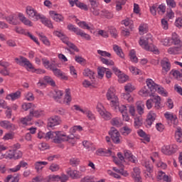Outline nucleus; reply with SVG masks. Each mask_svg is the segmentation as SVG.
<instances>
[{
  "label": "nucleus",
  "mask_w": 182,
  "mask_h": 182,
  "mask_svg": "<svg viewBox=\"0 0 182 182\" xmlns=\"http://www.w3.org/2000/svg\"><path fill=\"white\" fill-rule=\"evenodd\" d=\"M106 97L107 100H110V106H112V107H114L116 110L118 109V110L121 112L122 114L127 112V107H126V105L120 106L119 98L114 94V88L110 87L106 94Z\"/></svg>",
  "instance_id": "nucleus-1"
},
{
  "label": "nucleus",
  "mask_w": 182,
  "mask_h": 182,
  "mask_svg": "<svg viewBox=\"0 0 182 182\" xmlns=\"http://www.w3.org/2000/svg\"><path fill=\"white\" fill-rule=\"evenodd\" d=\"M139 45L145 49V50H148L149 52H159L156 48V46L153 45V38H151V34H148L144 38H140Z\"/></svg>",
  "instance_id": "nucleus-2"
},
{
  "label": "nucleus",
  "mask_w": 182,
  "mask_h": 182,
  "mask_svg": "<svg viewBox=\"0 0 182 182\" xmlns=\"http://www.w3.org/2000/svg\"><path fill=\"white\" fill-rule=\"evenodd\" d=\"M146 85L148 89L150 90L151 95H154V93L158 91V93L163 95L164 96H167V94L164 92V88H161L157 84L153 81L151 79L146 80Z\"/></svg>",
  "instance_id": "nucleus-3"
},
{
  "label": "nucleus",
  "mask_w": 182,
  "mask_h": 182,
  "mask_svg": "<svg viewBox=\"0 0 182 182\" xmlns=\"http://www.w3.org/2000/svg\"><path fill=\"white\" fill-rule=\"evenodd\" d=\"M153 103H154V108L159 110L161 107L160 105H161V98L160 96L152 95L151 99L146 100V105L147 109H151V107H153Z\"/></svg>",
  "instance_id": "nucleus-4"
},
{
  "label": "nucleus",
  "mask_w": 182,
  "mask_h": 182,
  "mask_svg": "<svg viewBox=\"0 0 182 182\" xmlns=\"http://www.w3.org/2000/svg\"><path fill=\"white\" fill-rule=\"evenodd\" d=\"M68 31L74 32L76 35L81 36V38H83L86 41H90L91 39L90 35L83 32L80 28L75 27L73 24H68Z\"/></svg>",
  "instance_id": "nucleus-5"
},
{
  "label": "nucleus",
  "mask_w": 182,
  "mask_h": 182,
  "mask_svg": "<svg viewBox=\"0 0 182 182\" xmlns=\"http://www.w3.org/2000/svg\"><path fill=\"white\" fill-rule=\"evenodd\" d=\"M26 12L27 15H28V18L32 19V21H34L35 22H36V21H39V18H41V14L36 11V10L32 8V6H27Z\"/></svg>",
  "instance_id": "nucleus-6"
},
{
  "label": "nucleus",
  "mask_w": 182,
  "mask_h": 182,
  "mask_svg": "<svg viewBox=\"0 0 182 182\" xmlns=\"http://www.w3.org/2000/svg\"><path fill=\"white\" fill-rule=\"evenodd\" d=\"M14 60L16 63H17V65H20V66H26V68H28V69H33L32 63H31L28 58L23 56H20L19 58H16Z\"/></svg>",
  "instance_id": "nucleus-7"
},
{
  "label": "nucleus",
  "mask_w": 182,
  "mask_h": 182,
  "mask_svg": "<svg viewBox=\"0 0 182 182\" xmlns=\"http://www.w3.org/2000/svg\"><path fill=\"white\" fill-rule=\"evenodd\" d=\"M109 134L112 140V141L115 144H119L120 143V133L116 128L112 127L110 131L109 132Z\"/></svg>",
  "instance_id": "nucleus-8"
},
{
  "label": "nucleus",
  "mask_w": 182,
  "mask_h": 182,
  "mask_svg": "<svg viewBox=\"0 0 182 182\" xmlns=\"http://www.w3.org/2000/svg\"><path fill=\"white\" fill-rule=\"evenodd\" d=\"M62 123V119L58 115H55L48 119V127H55V126H58V124H60Z\"/></svg>",
  "instance_id": "nucleus-9"
},
{
  "label": "nucleus",
  "mask_w": 182,
  "mask_h": 182,
  "mask_svg": "<svg viewBox=\"0 0 182 182\" xmlns=\"http://www.w3.org/2000/svg\"><path fill=\"white\" fill-rule=\"evenodd\" d=\"M65 136H66L65 134H61L59 132L51 131L50 139H53L54 143H56L57 144H60V143H62V137Z\"/></svg>",
  "instance_id": "nucleus-10"
},
{
  "label": "nucleus",
  "mask_w": 182,
  "mask_h": 182,
  "mask_svg": "<svg viewBox=\"0 0 182 182\" xmlns=\"http://www.w3.org/2000/svg\"><path fill=\"white\" fill-rule=\"evenodd\" d=\"M23 156L22 151H18L16 149H13V151H10V153L8 154L7 157L9 159H14V160H18V159H21Z\"/></svg>",
  "instance_id": "nucleus-11"
},
{
  "label": "nucleus",
  "mask_w": 182,
  "mask_h": 182,
  "mask_svg": "<svg viewBox=\"0 0 182 182\" xmlns=\"http://www.w3.org/2000/svg\"><path fill=\"white\" fill-rule=\"evenodd\" d=\"M53 73V75L57 77H60L63 80H68V76L65 75V73L59 68H55V66L50 70Z\"/></svg>",
  "instance_id": "nucleus-12"
},
{
  "label": "nucleus",
  "mask_w": 182,
  "mask_h": 182,
  "mask_svg": "<svg viewBox=\"0 0 182 182\" xmlns=\"http://www.w3.org/2000/svg\"><path fill=\"white\" fill-rule=\"evenodd\" d=\"M161 66L162 67L163 70L165 72H169L170 69H171V64L170 63V60L167 58H164L161 61Z\"/></svg>",
  "instance_id": "nucleus-13"
},
{
  "label": "nucleus",
  "mask_w": 182,
  "mask_h": 182,
  "mask_svg": "<svg viewBox=\"0 0 182 182\" xmlns=\"http://www.w3.org/2000/svg\"><path fill=\"white\" fill-rule=\"evenodd\" d=\"M1 127H4V129H6L7 130H16V126L15 124L9 122V121H1L0 122Z\"/></svg>",
  "instance_id": "nucleus-14"
},
{
  "label": "nucleus",
  "mask_w": 182,
  "mask_h": 182,
  "mask_svg": "<svg viewBox=\"0 0 182 182\" xmlns=\"http://www.w3.org/2000/svg\"><path fill=\"white\" fill-rule=\"evenodd\" d=\"M162 153L164 154H166V156H171V154H173V153H176V149H174L173 146H164L161 149Z\"/></svg>",
  "instance_id": "nucleus-15"
},
{
  "label": "nucleus",
  "mask_w": 182,
  "mask_h": 182,
  "mask_svg": "<svg viewBox=\"0 0 182 182\" xmlns=\"http://www.w3.org/2000/svg\"><path fill=\"white\" fill-rule=\"evenodd\" d=\"M134 171L132 173V177L135 182H141V176H140V168L135 167Z\"/></svg>",
  "instance_id": "nucleus-16"
},
{
  "label": "nucleus",
  "mask_w": 182,
  "mask_h": 182,
  "mask_svg": "<svg viewBox=\"0 0 182 182\" xmlns=\"http://www.w3.org/2000/svg\"><path fill=\"white\" fill-rule=\"evenodd\" d=\"M124 159H126L127 160H129V161H131L132 163H137V159L136 158V156H133V154H132V152L130 151H124Z\"/></svg>",
  "instance_id": "nucleus-17"
},
{
  "label": "nucleus",
  "mask_w": 182,
  "mask_h": 182,
  "mask_svg": "<svg viewBox=\"0 0 182 182\" xmlns=\"http://www.w3.org/2000/svg\"><path fill=\"white\" fill-rule=\"evenodd\" d=\"M155 120H156V114L153 112H149L145 123L146 126H148L149 127H151V124H153V122H154Z\"/></svg>",
  "instance_id": "nucleus-18"
},
{
  "label": "nucleus",
  "mask_w": 182,
  "mask_h": 182,
  "mask_svg": "<svg viewBox=\"0 0 182 182\" xmlns=\"http://www.w3.org/2000/svg\"><path fill=\"white\" fill-rule=\"evenodd\" d=\"M50 15L53 18L55 22H62L63 21V17L60 14H56L55 11H50Z\"/></svg>",
  "instance_id": "nucleus-19"
},
{
  "label": "nucleus",
  "mask_w": 182,
  "mask_h": 182,
  "mask_svg": "<svg viewBox=\"0 0 182 182\" xmlns=\"http://www.w3.org/2000/svg\"><path fill=\"white\" fill-rule=\"evenodd\" d=\"M21 97V91H16V92H13L11 94H9L6 99L8 100H17V99H19Z\"/></svg>",
  "instance_id": "nucleus-20"
},
{
  "label": "nucleus",
  "mask_w": 182,
  "mask_h": 182,
  "mask_svg": "<svg viewBox=\"0 0 182 182\" xmlns=\"http://www.w3.org/2000/svg\"><path fill=\"white\" fill-rule=\"evenodd\" d=\"M39 19H41L42 23L47 26L48 28H53V24H52V21L48 19L45 16H40Z\"/></svg>",
  "instance_id": "nucleus-21"
},
{
  "label": "nucleus",
  "mask_w": 182,
  "mask_h": 182,
  "mask_svg": "<svg viewBox=\"0 0 182 182\" xmlns=\"http://www.w3.org/2000/svg\"><path fill=\"white\" fill-rule=\"evenodd\" d=\"M67 173L70 176V177H72L74 179L80 178V177H82V173L76 170L68 171Z\"/></svg>",
  "instance_id": "nucleus-22"
},
{
  "label": "nucleus",
  "mask_w": 182,
  "mask_h": 182,
  "mask_svg": "<svg viewBox=\"0 0 182 182\" xmlns=\"http://www.w3.org/2000/svg\"><path fill=\"white\" fill-rule=\"evenodd\" d=\"M83 75L84 76H87V77H90V79L92 80V82L95 80V72L92 71L89 68L85 69L83 72Z\"/></svg>",
  "instance_id": "nucleus-23"
},
{
  "label": "nucleus",
  "mask_w": 182,
  "mask_h": 182,
  "mask_svg": "<svg viewBox=\"0 0 182 182\" xmlns=\"http://www.w3.org/2000/svg\"><path fill=\"white\" fill-rule=\"evenodd\" d=\"M113 50L117 53V56H119V58H124V53H123V50L122 48L119 47L117 45H114L113 46Z\"/></svg>",
  "instance_id": "nucleus-24"
},
{
  "label": "nucleus",
  "mask_w": 182,
  "mask_h": 182,
  "mask_svg": "<svg viewBox=\"0 0 182 182\" xmlns=\"http://www.w3.org/2000/svg\"><path fill=\"white\" fill-rule=\"evenodd\" d=\"M70 102H72V97L70 96V90L66 89L65 90V95L64 98V103L69 105H70Z\"/></svg>",
  "instance_id": "nucleus-25"
},
{
  "label": "nucleus",
  "mask_w": 182,
  "mask_h": 182,
  "mask_svg": "<svg viewBox=\"0 0 182 182\" xmlns=\"http://www.w3.org/2000/svg\"><path fill=\"white\" fill-rule=\"evenodd\" d=\"M38 36L40 38V41H41L44 45L46 46H50V41H49L48 37L43 35V33H38Z\"/></svg>",
  "instance_id": "nucleus-26"
},
{
  "label": "nucleus",
  "mask_w": 182,
  "mask_h": 182,
  "mask_svg": "<svg viewBox=\"0 0 182 182\" xmlns=\"http://www.w3.org/2000/svg\"><path fill=\"white\" fill-rule=\"evenodd\" d=\"M100 16H105L107 19H112V18H113V13L106 9H103L100 11Z\"/></svg>",
  "instance_id": "nucleus-27"
},
{
  "label": "nucleus",
  "mask_w": 182,
  "mask_h": 182,
  "mask_svg": "<svg viewBox=\"0 0 182 182\" xmlns=\"http://www.w3.org/2000/svg\"><path fill=\"white\" fill-rule=\"evenodd\" d=\"M175 138L178 143L182 142V129L178 127L175 132Z\"/></svg>",
  "instance_id": "nucleus-28"
},
{
  "label": "nucleus",
  "mask_w": 182,
  "mask_h": 182,
  "mask_svg": "<svg viewBox=\"0 0 182 182\" xmlns=\"http://www.w3.org/2000/svg\"><path fill=\"white\" fill-rule=\"evenodd\" d=\"M172 42L174 45H179V46H182L181 40L178 38V35L177 33H172Z\"/></svg>",
  "instance_id": "nucleus-29"
},
{
  "label": "nucleus",
  "mask_w": 182,
  "mask_h": 182,
  "mask_svg": "<svg viewBox=\"0 0 182 182\" xmlns=\"http://www.w3.org/2000/svg\"><path fill=\"white\" fill-rule=\"evenodd\" d=\"M42 62L43 66L46 69H50V70H51V69L55 66L53 63H50V62H49V60L46 58H42Z\"/></svg>",
  "instance_id": "nucleus-30"
},
{
  "label": "nucleus",
  "mask_w": 182,
  "mask_h": 182,
  "mask_svg": "<svg viewBox=\"0 0 182 182\" xmlns=\"http://www.w3.org/2000/svg\"><path fill=\"white\" fill-rule=\"evenodd\" d=\"M48 164V162L46 161H38L35 164V168L37 170V173H39L40 170H42L43 168V166H46Z\"/></svg>",
  "instance_id": "nucleus-31"
},
{
  "label": "nucleus",
  "mask_w": 182,
  "mask_h": 182,
  "mask_svg": "<svg viewBox=\"0 0 182 182\" xmlns=\"http://www.w3.org/2000/svg\"><path fill=\"white\" fill-rule=\"evenodd\" d=\"M150 92H151V91H150L149 88L147 89V87H144L139 91V95L141 96H144L145 97L147 96H153L151 95V92L150 93Z\"/></svg>",
  "instance_id": "nucleus-32"
},
{
  "label": "nucleus",
  "mask_w": 182,
  "mask_h": 182,
  "mask_svg": "<svg viewBox=\"0 0 182 182\" xmlns=\"http://www.w3.org/2000/svg\"><path fill=\"white\" fill-rule=\"evenodd\" d=\"M136 110L139 114H143V113H144V103L139 102L136 103Z\"/></svg>",
  "instance_id": "nucleus-33"
},
{
  "label": "nucleus",
  "mask_w": 182,
  "mask_h": 182,
  "mask_svg": "<svg viewBox=\"0 0 182 182\" xmlns=\"http://www.w3.org/2000/svg\"><path fill=\"white\" fill-rule=\"evenodd\" d=\"M120 132H121V134H122V136H129V134H130V133H132V129H130L127 126H125L121 129Z\"/></svg>",
  "instance_id": "nucleus-34"
},
{
  "label": "nucleus",
  "mask_w": 182,
  "mask_h": 182,
  "mask_svg": "<svg viewBox=\"0 0 182 182\" xmlns=\"http://www.w3.org/2000/svg\"><path fill=\"white\" fill-rule=\"evenodd\" d=\"M97 154L98 156H112V151L110 149L107 151H104L103 149H98L97 151Z\"/></svg>",
  "instance_id": "nucleus-35"
},
{
  "label": "nucleus",
  "mask_w": 182,
  "mask_h": 182,
  "mask_svg": "<svg viewBox=\"0 0 182 182\" xmlns=\"http://www.w3.org/2000/svg\"><path fill=\"white\" fill-rule=\"evenodd\" d=\"M100 59L104 65H107V66H114V62H113V60H108L103 57H100Z\"/></svg>",
  "instance_id": "nucleus-36"
},
{
  "label": "nucleus",
  "mask_w": 182,
  "mask_h": 182,
  "mask_svg": "<svg viewBox=\"0 0 182 182\" xmlns=\"http://www.w3.org/2000/svg\"><path fill=\"white\" fill-rule=\"evenodd\" d=\"M129 57L132 62H134L135 63H137V62H139V58H137V56H136V51L134 50H130Z\"/></svg>",
  "instance_id": "nucleus-37"
},
{
  "label": "nucleus",
  "mask_w": 182,
  "mask_h": 182,
  "mask_svg": "<svg viewBox=\"0 0 182 182\" xmlns=\"http://www.w3.org/2000/svg\"><path fill=\"white\" fill-rule=\"evenodd\" d=\"M106 70H109V68H106L105 67H99L97 68L98 76L100 77V79H103V76H105V72H106Z\"/></svg>",
  "instance_id": "nucleus-38"
},
{
  "label": "nucleus",
  "mask_w": 182,
  "mask_h": 182,
  "mask_svg": "<svg viewBox=\"0 0 182 182\" xmlns=\"http://www.w3.org/2000/svg\"><path fill=\"white\" fill-rule=\"evenodd\" d=\"M60 181V176L59 175H50L47 182Z\"/></svg>",
  "instance_id": "nucleus-39"
},
{
  "label": "nucleus",
  "mask_w": 182,
  "mask_h": 182,
  "mask_svg": "<svg viewBox=\"0 0 182 182\" xmlns=\"http://www.w3.org/2000/svg\"><path fill=\"white\" fill-rule=\"evenodd\" d=\"M77 25L80 28H82V29H87V31H90V29H92L86 21H80L77 23Z\"/></svg>",
  "instance_id": "nucleus-40"
},
{
  "label": "nucleus",
  "mask_w": 182,
  "mask_h": 182,
  "mask_svg": "<svg viewBox=\"0 0 182 182\" xmlns=\"http://www.w3.org/2000/svg\"><path fill=\"white\" fill-rule=\"evenodd\" d=\"M129 80V76L124 74H121L118 75V82L119 83H124V82H127Z\"/></svg>",
  "instance_id": "nucleus-41"
},
{
  "label": "nucleus",
  "mask_w": 182,
  "mask_h": 182,
  "mask_svg": "<svg viewBox=\"0 0 182 182\" xmlns=\"http://www.w3.org/2000/svg\"><path fill=\"white\" fill-rule=\"evenodd\" d=\"M44 80H45V82H46V83H48V85H50V86H53V87H55V86H56V84L55 83V81L53 80V79H52L49 76H45Z\"/></svg>",
  "instance_id": "nucleus-42"
},
{
  "label": "nucleus",
  "mask_w": 182,
  "mask_h": 182,
  "mask_svg": "<svg viewBox=\"0 0 182 182\" xmlns=\"http://www.w3.org/2000/svg\"><path fill=\"white\" fill-rule=\"evenodd\" d=\"M62 96H63V92H62V91L55 90L53 97L54 100H58V99H62Z\"/></svg>",
  "instance_id": "nucleus-43"
},
{
  "label": "nucleus",
  "mask_w": 182,
  "mask_h": 182,
  "mask_svg": "<svg viewBox=\"0 0 182 182\" xmlns=\"http://www.w3.org/2000/svg\"><path fill=\"white\" fill-rule=\"evenodd\" d=\"M75 62H77V63H80V65H86V59L83 58L82 57L76 55L75 57Z\"/></svg>",
  "instance_id": "nucleus-44"
},
{
  "label": "nucleus",
  "mask_w": 182,
  "mask_h": 182,
  "mask_svg": "<svg viewBox=\"0 0 182 182\" xmlns=\"http://www.w3.org/2000/svg\"><path fill=\"white\" fill-rule=\"evenodd\" d=\"M54 112L60 116H65V114H66V110L62 107L54 109Z\"/></svg>",
  "instance_id": "nucleus-45"
},
{
  "label": "nucleus",
  "mask_w": 182,
  "mask_h": 182,
  "mask_svg": "<svg viewBox=\"0 0 182 182\" xmlns=\"http://www.w3.org/2000/svg\"><path fill=\"white\" fill-rule=\"evenodd\" d=\"M31 119L33 117H39V116H41V113L39 112V111L38 110H33V109H31L30 111V113H29V115H28Z\"/></svg>",
  "instance_id": "nucleus-46"
},
{
  "label": "nucleus",
  "mask_w": 182,
  "mask_h": 182,
  "mask_svg": "<svg viewBox=\"0 0 182 182\" xmlns=\"http://www.w3.org/2000/svg\"><path fill=\"white\" fill-rule=\"evenodd\" d=\"M157 9H159L158 11V14L159 15H164L166 14V5L164 4H160L158 7Z\"/></svg>",
  "instance_id": "nucleus-47"
},
{
  "label": "nucleus",
  "mask_w": 182,
  "mask_h": 182,
  "mask_svg": "<svg viewBox=\"0 0 182 182\" xmlns=\"http://www.w3.org/2000/svg\"><path fill=\"white\" fill-rule=\"evenodd\" d=\"M79 163H80V160L77 158H72L70 159V164L73 167H76V166H79Z\"/></svg>",
  "instance_id": "nucleus-48"
},
{
  "label": "nucleus",
  "mask_w": 182,
  "mask_h": 182,
  "mask_svg": "<svg viewBox=\"0 0 182 182\" xmlns=\"http://www.w3.org/2000/svg\"><path fill=\"white\" fill-rule=\"evenodd\" d=\"M109 32L112 38H117V30L114 27H109Z\"/></svg>",
  "instance_id": "nucleus-49"
},
{
  "label": "nucleus",
  "mask_w": 182,
  "mask_h": 182,
  "mask_svg": "<svg viewBox=\"0 0 182 182\" xmlns=\"http://www.w3.org/2000/svg\"><path fill=\"white\" fill-rule=\"evenodd\" d=\"M111 124H112V126H116V127H120V119L119 118H113L111 120Z\"/></svg>",
  "instance_id": "nucleus-50"
},
{
  "label": "nucleus",
  "mask_w": 182,
  "mask_h": 182,
  "mask_svg": "<svg viewBox=\"0 0 182 182\" xmlns=\"http://www.w3.org/2000/svg\"><path fill=\"white\" fill-rule=\"evenodd\" d=\"M167 6L171 9V8H176L177 6V4L174 0H166Z\"/></svg>",
  "instance_id": "nucleus-51"
},
{
  "label": "nucleus",
  "mask_w": 182,
  "mask_h": 182,
  "mask_svg": "<svg viewBox=\"0 0 182 182\" xmlns=\"http://www.w3.org/2000/svg\"><path fill=\"white\" fill-rule=\"evenodd\" d=\"M90 11L95 16H100V10L97 9V7L95 8H90Z\"/></svg>",
  "instance_id": "nucleus-52"
},
{
  "label": "nucleus",
  "mask_w": 182,
  "mask_h": 182,
  "mask_svg": "<svg viewBox=\"0 0 182 182\" xmlns=\"http://www.w3.org/2000/svg\"><path fill=\"white\" fill-rule=\"evenodd\" d=\"M143 124V122L141 121V119L140 117H136L134 118V126L135 127H140Z\"/></svg>",
  "instance_id": "nucleus-53"
},
{
  "label": "nucleus",
  "mask_w": 182,
  "mask_h": 182,
  "mask_svg": "<svg viewBox=\"0 0 182 182\" xmlns=\"http://www.w3.org/2000/svg\"><path fill=\"white\" fill-rule=\"evenodd\" d=\"M101 116L105 120H110L112 119V114L109 112H104Z\"/></svg>",
  "instance_id": "nucleus-54"
},
{
  "label": "nucleus",
  "mask_w": 182,
  "mask_h": 182,
  "mask_svg": "<svg viewBox=\"0 0 182 182\" xmlns=\"http://www.w3.org/2000/svg\"><path fill=\"white\" fill-rule=\"evenodd\" d=\"M170 75H172L176 79H178L180 77V71L178 70H171Z\"/></svg>",
  "instance_id": "nucleus-55"
},
{
  "label": "nucleus",
  "mask_w": 182,
  "mask_h": 182,
  "mask_svg": "<svg viewBox=\"0 0 182 182\" xmlns=\"http://www.w3.org/2000/svg\"><path fill=\"white\" fill-rule=\"evenodd\" d=\"M123 99L125 100H127V102H133V98L130 97V93L127 92V93H123L122 95Z\"/></svg>",
  "instance_id": "nucleus-56"
},
{
  "label": "nucleus",
  "mask_w": 182,
  "mask_h": 182,
  "mask_svg": "<svg viewBox=\"0 0 182 182\" xmlns=\"http://www.w3.org/2000/svg\"><path fill=\"white\" fill-rule=\"evenodd\" d=\"M31 120H32V118L29 115L24 118L20 119V122L22 123V124H28V122H31Z\"/></svg>",
  "instance_id": "nucleus-57"
},
{
  "label": "nucleus",
  "mask_w": 182,
  "mask_h": 182,
  "mask_svg": "<svg viewBox=\"0 0 182 182\" xmlns=\"http://www.w3.org/2000/svg\"><path fill=\"white\" fill-rule=\"evenodd\" d=\"M32 106H35V105L32 103H24L22 105V109L23 110H25V112H26L27 110H29V109H31Z\"/></svg>",
  "instance_id": "nucleus-58"
},
{
  "label": "nucleus",
  "mask_w": 182,
  "mask_h": 182,
  "mask_svg": "<svg viewBox=\"0 0 182 182\" xmlns=\"http://www.w3.org/2000/svg\"><path fill=\"white\" fill-rule=\"evenodd\" d=\"M25 97L28 102H33V100H35V97L33 96V94L32 92H28L25 95Z\"/></svg>",
  "instance_id": "nucleus-59"
},
{
  "label": "nucleus",
  "mask_w": 182,
  "mask_h": 182,
  "mask_svg": "<svg viewBox=\"0 0 182 182\" xmlns=\"http://www.w3.org/2000/svg\"><path fill=\"white\" fill-rule=\"evenodd\" d=\"M125 92H133L134 90V86L132 85V84L128 83L127 85L124 86Z\"/></svg>",
  "instance_id": "nucleus-60"
},
{
  "label": "nucleus",
  "mask_w": 182,
  "mask_h": 182,
  "mask_svg": "<svg viewBox=\"0 0 182 182\" xmlns=\"http://www.w3.org/2000/svg\"><path fill=\"white\" fill-rule=\"evenodd\" d=\"M65 138L62 137V141H69V140H75V135L73 134H71L69 136H64Z\"/></svg>",
  "instance_id": "nucleus-61"
},
{
  "label": "nucleus",
  "mask_w": 182,
  "mask_h": 182,
  "mask_svg": "<svg viewBox=\"0 0 182 182\" xmlns=\"http://www.w3.org/2000/svg\"><path fill=\"white\" fill-rule=\"evenodd\" d=\"M175 26H177V28H182V16L176 19Z\"/></svg>",
  "instance_id": "nucleus-62"
},
{
  "label": "nucleus",
  "mask_w": 182,
  "mask_h": 182,
  "mask_svg": "<svg viewBox=\"0 0 182 182\" xmlns=\"http://www.w3.org/2000/svg\"><path fill=\"white\" fill-rule=\"evenodd\" d=\"M166 18H168V19H173V18H174V13L173 12V10H171V9L167 10L166 11Z\"/></svg>",
  "instance_id": "nucleus-63"
},
{
  "label": "nucleus",
  "mask_w": 182,
  "mask_h": 182,
  "mask_svg": "<svg viewBox=\"0 0 182 182\" xmlns=\"http://www.w3.org/2000/svg\"><path fill=\"white\" fill-rule=\"evenodd\" d=\"M50 170H51V171H58L59 170V165L56 164H52L50 166Z\"/></svg>",
  "instance_id": "nucleus-64"
}]
</instances>
